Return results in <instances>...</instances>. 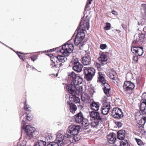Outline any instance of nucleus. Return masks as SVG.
Here are the masks:
<instances>
[{
	"label": "nucleus",
	"instance_id": "nucleus-1",
	"mask_svg": "<svg viewBox=\"0 0 146 146\" xmlns=\"http://www.w3.org/2000/svg\"><path fill=\"white\" fill-rule=\"evenodd\" d=\"M84 71L85 74L84 78L88 81L92 79L96 73L95 69L92 67H84Z\"/></svg>",
	"mask_w": 146,
	"mask_h": 146
},
{
	"label": "nucleus",
	"instance_id": "nucleus-2",
	"mask_svg": "<svg viewBox=\"0 0 146 146\" xmlns=\"http://www.w3.org/2000/svg\"><path fill=\"white\" fill-rule=\"evenodd\" d=\"M74 49V46L71 40H69L64 44V56H68Z\"/></svg>",
	"mask_w": 146,
	"mask_h": 146
},
{
	"label": "nucleus",
	"instance_id": "nucleus-3",
	"mask_svg": "<svg viewBox=\"0 0 146 146\" xmlns=\"http://www.w3.org/2000/svg\"><path fill=\"white\" fill-rule=\"evenodd\" d=\"M80 129V125H71L68 127V131L72 135H77L79 133Z\"/></svg>",
	"mask_w": 146,
	"mask_h": 146
},
{
	"label": "nucleus",
	"instance_id": "nucleus-4",
	"mask_svg": "<svg viewBox=\"0 0 146 146\" xmlns=\"http://www.w3.org/2000/svg\"><path fill=\"white\" fill-rule=\"evenodd\" d=\"M35 130L34 127L30 125H27L26 126L25 132L27 135L30 137H36L37 132L35 131Z\"/></svg>",
	"mask_w": 146,
	"mask_h": 146
},
{
	"label": "nucleus",
	"instance_id": "nucleus-5",
	"mask_svg": "<svg viewBox=\"0 0 146 146\" xmlns=\"http://www.w3.org/2000/svg\"><path fill=\"white\" fill-rule=\"evenodd\" d=\"M112 116L116 118H120L123 116V113L121 109L118 108H114L111 112Z\"/></svg>",
	"mask_w": 146,
	"mask_h": 146
},
{
	"label": "nucleus",
	"instance_id": "nucleus-6",
	"mask_svg": "<svg viewBox=\"0 0 146 146\" xmlns=\"http://www.w3.org/2000/svg\"><path fill=\"white\" fill-rule=\"evenodd\" d=\"M104 103L103 106L102 108L101 113L103 115H106L109 112L110 110V103L106 102Z\"/></svg>",
	"mask_w": 146,
	"mask_h": 146
},
{
	"label": "nucleus",
	"instance_id": "nucleus-7",
	"mask_svg": "<svg viewBox=\"0 0 146 146\" xmlns=\"http://www.w3.org/2000/svg\"><path fill=\"white\" fill-rule=\"evenodd\" d=\"M89 20L88 19H82L78 28L79 29H82L83 30H85L86 28L88 29L89 28Z\"/></svg>",
	"mask_w": 146,
	"mask_h": 146
},
{
	"label": "nucleus",
	"instance_id": "nucleus-8",
	"mask_svg": "<svg viewBox=\"0 0 146 146\" xmlns=\"http://www.w3.org/2000/svg\"><path fill=\"white\" fill-rule=\"evenodd\" d=\"M100 55L98 58V60L101 63L102 65H104L107 64L108 59V56L104 52H102L100 54Z\"/></svg>",
	"mask_w": 146,
	"mask_h": 146
},
{
	"label": "nucleus",
	"instance_id": "nucleus-9",
	"mask_svg": "<svg viewBox=\"0 0 146 146\" xmlns=\"http://www.w3.org/2000/svg\"><path fill=\"white\" fill-rule=\"evenodd\" d=\"M134 84L130 81H125L124 83L123 88L125 91H128L132 90L134 89Z\"/></svg>",
	"mask_w": 146,
	"mask_h": 146
},
{
	"label": "nucleus",
	"instance_id": "nucleus-10",
	"mask_svg": "<svg viewBox=\"0 0 146 146\" xmlns=\"http://www.w3.org/2000/svg\"><path fill=\"white\" fill-rule=\"evenodd\" d=\"M90 117L94 119L100 120L102 122L104 121V119L103 116L100 115V114L97 112L92 111L90 113Z\"/></svg>",
	"mask_w": 146,
	"mask_h": 146
},
{
	"label": "nucleus",
	"instance_id": "nucleus-11",
	"mask_svg": "<svg viewBox=\"0 0 146 146\" xmlns=\"http://www.w3.org/2000/svg\"><path fill=\"white\" fill-rule=\"evenodd\" d=\"M109 72L110 78L112 80L114 83H117L118 78L116 73L115 71L113 69H111Z\"/></svg>",
	"mask_w": 146,
	"mask_h": 146
},
{
	"label": "nucleus",
	"instance_id": "nucleus-12",
	"mask_svg": "<svg viewBox=\"0 0 146 146\" xmlns=\"http://www.w3.org/2000/svg\"><path fill=\"white\" fill-rule=\"evenodd\" d=\"M85 30H83L82 29H79L78 28L76 31L75 33H76L77 34L76 37L81 39V40H83L85 36L84 31Z\"/></svg>",
	"mask_w": 146,
	"mask_h": 146
},
{
	"label": "nucleus",
	"instance_id": "nucleus-13",
	"mask_svg": "<svg viewBox=\"0 0 146 146\" xmlns=\"http://www.w3.org/2000/svg\"><path fill=\"white\" fill-rule=\"evenodd\" d=\"M16 53L19 58L23 61H25L26 59L30 58L31 56L30 53H23L18 51H17Z\"/></svg>",
	"mask_w": 146,
	"mask_h": 146
},
{
	"label": "nucleus",
	"instance_id": "nucleus-14",
	"mask_svg": "<svg viewBox=\"0 0 146 146\" xmlns=\"http://www.w3.org/2000/svg\"><path fill=\"white\" fill-rule=\"evenodd\" d=\"M107 138L109 143L114 144L116 139V135L113 133H111L107 135Z\"/></svg>",
	"mask_w": 146,
	"mask_h": 146
},
{
	"label": "nucleus",
	"instance_id": "nucleus-15",
	"mask_svg": "<svg viewBox=\"0 0 146 146\" xmlns=\"http://www.w3.org/2000/svg\"><path fill=\"white\" fill-rule=\"evenodd\" d=\"M84 119V117L83 114L81 111L79 112L75 115V121L77 123H81Z\"/></svg>",
	"mask_w": 146,
	"mask_h": 146
},
{
	"label": "nucleus",
	"instance_id": "nucleus-16",
	"mask_svg": "<svg viewBox=\"0 0 146 146\" xmlns=\"http://www.w3.org/2000/svg\"><path fill=\"white\" fill-rule=\"evenodd\" d=\"M91 62V58L90 56L83 57L82 58V62L85 65H88L90 64Z\"/></svg>",
	"mask_w": 146,
	"mask_h": 146
},
{
	"label": "nucleus",
	"instance_id": "nucleus-17",
	"mask_svg": "<svg viewBox=\"0 0 146 146\" xmlns=\"http://www.w3.org/2000/svg\"><path fill=\"white\" fill-rule=\"evenodd\" d=\"M66 89L67 91L70 95L74 94V92L76 89V86L71 83L67 85Z\"/></svg>",
	"mask_w": 146,
	"mask_h": 146
},
{
	"label": "nucleus",
	"instance_id": "nucleus-18",
	"mask_svg": "<svg viewBox=\"0 0 146 146\" xmlns=\"http://www.w3.org/2000/svg\"><path fill=\"white\" fill-rule=\"evenodd\" d=\"M69 99L71 103L74 102L75 103H79L80 100L78 97H77L75 94L70 95L69 96Z\"/></svg>",
	"mask_w": 146,
	"mask_h": 146
},
{
	"label": "nucleus",
	"instance_id": "nucleus-19",
	"mask_svg": "<svg viewBox=\"0 0 146 146\" xmlns=\"http://www.w3.org/2000/svg\"><path fill=\"white\" fill-rule=\"evenodd\" d=\"M71 82L72 84L74 85L79 86V85L81 84L82 82V79L79 76H78L76 77V78L74 79Z\"/></svg>",
	"mask_w": 146,
	"mask_h": 146
},
{
	"label": "nucleus",
	"instance_id": "nucleus-20",
	"mask_svg": "<svg viewBox=\"0 0 146 146\" xmlns=\"http://www.w3.org/2000/svg\"><path fill=\"white\" fill-rule=\"evenodd\" d=\"M98 80L97 82H98L101 83L102 84L105 83L106 82V80L105 79L104 77V75L102 72H98Z\"/></svg>",
	"mask_w": 146,
	"mask_h": 146
},
{
	"label": "nucleus",
	"instance_id": "nucleus-21",
	"mask_svg": "<svg viewBox=\"0 0 146 146\" xmlns=\"http://www.w3.org/2000/svg\"><path fill=\"white\" fill-rule=\"evenodd\" d=\"M90 106L92 109L95 111H97L99 109L100 104L99 102H93L90 104Z\"/></svg>",
	"mask_w": 146,
	"mask_h": 146
},
{
	"label": "nucleus",
	"instance_id": "nucleus-22",
	"mask_svg": "<svg viewBox=\"0 0 146 146\" xmlns=\"http://www.w3.org/2000/svg\"><path fill=\"white\" fill-rule=\"evenodd\" d=\"M118 138L120 140H123L124 139L125 135V130H119L117 132Z\"/></svg>",
	"mask_w": 146,
	"mask_h": 146
},
{
	"label": "nucleus",
	"instance_id": "nucleus-23",
	"mask_svg": "<svg viewBox=\"0 0 146 146\" xmlns=\"http://www.w3.org/2000/svg\"><path fill=\"white\" fill-rule=\"evenodd\" d=\"M83 88L82 86H76V89L74 92V94H78L79 95H81L83 93Z\"/></svg>",
	"mask_w": 146,
	"mask_h": 146
},
{
	"label": "nucleus",
	"instance_id": "nucleus-24",
	"mask_svg": "<svg viewBox=\"0 0 146 146\" xmlns=\"http://www.w3.org/2000/svg\"><path fill=\"white\" fill-rule=\"evenodd\" d=\"M67 104L69 105L70 112L73 113H74L76 111L77 109L76 106L72 103H70V102H67Z\"/></svg>",
	"mask_w": 146,
	"mask_h": 146
},
{
	"label": "nucleus",
	"instance_id": "nucleus-25",
	"mask_svg": "<svg viewBox=\"0 0 146 146\" xmlns=\"http://www.w3.org/2000/svg\"><path fill=\"white\" fill-rule=\"evenodd\" d=\"M83 67V65L81 63H79L74 65L73 69L76 72H79L82 71Z\"/></svg>",
	"mask_w": 146,
	"mask_h": 146
},
{
	"label": "nucleus",
	"instance_id": "nucleus-26",
	"mask_svg": "<svg viewBox=\"0 0 146 146\" xmlns=\"http://www.w3.org/2000/svg\"><path fill=\"white\" fill-rule=\"evenodd\" d=\"M140 109L141 115H146V104L142 102L141 104Z\"/></svg>",
	"mask_w": 146,
	"mask_h": 146
},
{
	"label": "nucleus",
	"instance_id": "nucleus-27",
	"mask_svg": "<svg viewBox=\"0 0 146 146\" xmlns=\"http://www.w3.org/2000/svg\"><path fill=\"white\" fill-rule=\"evenodd\" d=\"M57 143L59 144L60 146L63 145V140L64 139V136L63 135L59 134L57 136Z\"/></svg>",
	"mask_w": 146,
	"mask_h": 146
},
{
	"label": "nucleus",
	"instance_id": "nucleus-28",
	"mask_svg": "<svg viewBox=\"0 0 146 146\" xmlns=\"http://www.w3.org/2000/svg\"><path fill=\"white\" fill-rule=\"evenodd\" d=\"M142 117L141 119L137 121V123L143 126L146 121V115H141Z\"/></svg>",
	"mask_w": 146,
	"mask_h": 146
},
{
	"label": "nucleus",
	"instance_id": "nucleus-29",
	"mask_svg": "<svg viewBox=\"0 0 146 146\" xmlns=\"http://www.w3.org/2000/svg\"><path fill=\"white\" fill-rule=\"evenodd\" d=\"M82 124L83 125V128L84 129H89L90 126V125L88 122V121L87 119L84 118L83 121L81 122Z\"/></svg>",
	"mask_w": 146,
	"mask_h": 146
},
{
	"label": "nucleus",
	"instance_id": "nucleus-30",
	"mask_svg": "<svg viewBox=\"0 0 146 146\" xmlns=\"http://www.w3.org/2000/svg\"><path fill=\"white\" fill-rule=\"evenodd\" d=\"M143 128V126L137 123L135 126V129L138 133H142Z\"/></svg>",
	"mask_w": 146,
	"mask_h": 146
},
{
	"label": "nucleus",
	"instance_id": "nucleus-31",
	"mask_svg": "<svg viewBox=\"0 0 146 146\" xmlns=\"http://www.w3.org/2000/svg\"><path fill=\"white\" fill-rule=\"evenodd\" d=\"M46 142L47 143H50L53 142V137L51 134L47 133L45 137Z\"/></svg>",
	"mask_w": 146,
	"mask_h": 146
},
{
	"label": "nucleus",
	"instance_id": "nucleus-32",
	"mask_svg": "<svg viewBox=\"0 0 146 146\" xmlns=\"http://www.w3.org/2000/svg\"><path fill=\"white\" fill-rule=\"evenodd\" d=\"M100 120H98L96 119H94L93 120L91 123L90 125H92L93 127H96L97 128V127L99 125V123L100 122H101Z\"/></svg>",
	"mask_w": 146,
	"mask_h": 146
},
{
	"label": "nucleus",
	"instance_id": "nucleus-33",
	"mask_svg": "<svg viewBox=\"0 0 146 146\" xmlns=\"http://www.w3.org/2000/svg\"><path fill=\"white\" fill-rule=\"evenodd\" d=\"M68 75L69 76V78L70 80L72 79V81L74 79H75L77 76H78L77 75V74L73 72L68 73Z\"/></svg>",
	"mask_w": 146,
	"mask_h": 146
},
{
	"label": "nucleus",
	"instance_id": "nucleus-34",
	"mask_svg": "<svg viewBox=\"0 0 146 146\" xmlns=\"http://www.w3.org/2000/svg\"><path fill=\"white\" fill-rule=\"evenodd\" d=\"M46 144V142L40 140L38 141L34 146H45Z\"/></svg>",
	"mask_w": 146,
	"mask_h": 146
},
{
	"label": "nucleus",
	"instance_id": "nucleus-35",
	"mask_svg": "<svg viewBox=\"0 0 146 146\" xmlns=\"http://www.w3.org/2000/svg\"><path fill=\"white\" fill-rule=\"evenodd\" d=\"M136 55L140 56L143 53V50L142 47H138Z\"/></svg>",
	"mask_w": 146,
	"mask_h": 146
},
{
	"label": "nucleus",
	"instance_id": "nucleus-36",
	"mask_svg": "<svg viewBox=\"0 0 146 146\" xmlns=\"http://www.w3.org/2000/svg\"><path fill=\"white\" fill-rule=\"evenodd\" d=\"M82 40H81V39L76 36L74 41L75 44L76 45H79L82 42Z\"/></svg>",
	"mask_w": 146,
	"mask_h": 146
},
{
	"label": "nucleus",
	"instance_id": "nucleus-37",
	"mask_svg": "<svg viewBox=\"0 0 146 146\" xmlns=\"http://www.w3.org/2000/svg\"><path fill=\"white\" fill-rule=\"evenodd\" d=\"M121 146H130L127 140H124L120 142Z\"/></svg>",
	"mask_w": 146,
	"mask_h": 146
},
{
	"label": "nucleus",
	"instance_id": "nucleus-38",
	"mask_svg": "<svg viewBox=\"0 0 146 146\" xmlns=\"http://www.w3.org/2000/svg\"><path fill=\"white\" fill-rule=\"evenodd\" d=\"M85 42H82L81 44H80L79 45V47L80 49L84 51H85V52L86 51V46L84 44Z\"/></svg>",
	"mask_w": 146,
	"mask_h": 146
},
{
	"label": "nucleus",
	"instance_id": "nucleus-39",
	"mask_svg": "<svg viewBox=\"0 0 146 146\" xmlns=\"http://www.w3.org/2000/svg\"><path fill=\"white\" fill-rule=\"evenodd\" d=\"M62 50H61L60 49H61V47H57L56 48V49H55V52H60L61 53H62L63 54H64V49L63 48V46H64V44H63L62 45Z\"/></svg>",
	"mask_w": 146,
	"mask_h": 146
},
{
	"label": "nucleus",
	"instance_id": "nucleus-40",
	"mask_svg": "<svg viewBox=\"0 0 146 146\" xmlns=\"http://www.w3.org/2000/svg\"><path fill=\"white\" fill-rule=\"evenodd\" d=\"M26 119L28 121H30L33 118V116L31 114L28 113L26 115Z\"/></svg>",
	"mask_w": 146,
	"mask_h": 146
},
{
	"label": "nucleus",
	"instance_id": "nucleus-41",
	"mask_svg": "<svg viewBox=\"0 0 146 146\" xmlns=\"http://www.w3.org/2000/svg\"><path fill=\"white\" fill-rule=\"evenodd\" d=\"M135 139L138 145L141 146L144 145L143 142L140 139L136 138Z\"/></svg>",
	"mask_w": 146,
	"mask_h": 146
},
{
	"label": "nucleus",
	"instance_id": "nucleus-42",
	"mask_svg": "<svg viewBox=\"0 0 146 146\" xmlns=\"http://www.w3.org/2000/svg\"><path fill=\"white\" fill-rule=\"evenodd\" d=\"M103 86L104 87L103 89H111V87L106 82L105 83L102 84Z\"/></svg>",
	"mask_w": 146,
	"mask_h": 146
},
{
	"label": "nucleus",
	"instance_id": "nucleus-43",
	"mask_svg": "<svg viewBox=\"0 0 146 146\" xmlns=\"http://www.w3.org/2000/svg\"><path fill=\"white\" fill-rule=\"evenodd\" d=\"M111 89H103L104 93L108 97H110L111 96L110 92Z\"/></svg>",
	"mask_w": 146,
	"mask_h": 146
},
{
	"label": "nucleus",
	"instance_id": "nucleus-44",
	"mask_svg": "<svg viewBox=\"0 0 146 146\" xmlns=\"http://www.w3.org/2000/svg\"><path fill=\"white\" fill-rule=\"evenodd\" d=\"M57 58L59 62L63 63L64 61V57L60 55L58 56Z\"/></svg>",
	"mask_w": 146,
	"mask_h": 146
},
{
	"label": "nucleus",
	"instance_id": "nucleus-45",
	"mask_svg": "<svg viewBox=\"0 0 146 146\" xmlns=\"http://www.w3.org/2000/svg\"><path fill=\"white\" fill-rule=\"evenodd\" d=\"M141 98L142 102L146 104V93L143 94Z\"/></svg>",
	"mask_w": 146,
	"mask_h": 146
},
{
	"label": "nucleus",
	"instance_id": "nucleus-46",
	"mask_svg": "<svg viewBox=\"0 0 146 146\" xmlns=\"http://www.w3.org/2000/svg\"><path fill=\"white\" fill-rule=\"evenodd\" d=\"M31 108L28 105H24V109L26 111H31Z\"/></svg>",
	"mask_w": 146,
	"mask_h": 146
},
{
	"label": "nucleus",
	"instance_id": "nucleus-47",
	"mask_svg": "<svg viewBox=\"0 0 146 146\" xmlns=\"http://www.w3.org/2000/svg\"><path fill=\"white\" fill-rule=\"evenodd\" d=\"M106 26L104 27V29L105 30H109L111 28V24L109 23H106Z\"/></svg>",
	"mask_w": 146,
	"mask_h": 146
},
{
	"label": "nucleus",
	"instance_id": "nucleus-48",
	"mask_svg": "<svg viewBox=\"0 0 146 146\" xmlns=\"http://www.w3.org/2000/svg\"><path fill=\"white\" fill-rule=\"evenodd\" d=\"M138 47L133 46L131 47V50L133 53H135L136 54Z\"/></svg>",
	"mask_w": 146,
	"mask_h": 146
},
{
	"label": "nucleus",
	"instance_id": "nucleus-49",
	"mask_svg": "<svg viewBox=\"0 0 146 146\" xmlns=\"http://www.w3.org/2000/svg\"><path fill=\"white\" fill-rule=\"evenodd\" d=\"M46 146H59V145L58 143L51 142L47 145Z\"/></svg>",
	"mask_w": 146,
	"mask_h": 146
},
{
	"label": "nucleus",
	"instance_id": "nucleus-50",
	"mask_svg": "<svg viewBox=\"0 0 146 146\" xmlns=\"http://www.w3.org/2000/svg\"><path fill=\"white\" fill-rule=\"evenodd\" d=\"M72 63L73 64V65H74L80 63L79 62V60L77 58H76L73 60Z\"/></svg>",
	"mask_w": 146,
	"mask_h": 146
},
{
	"label": "nucleus",
	"instance_id": "nucleus-51",
	"mask_svg": "<svg viewBox=\"0 0 146 146\" xmlns=\"http://www.w3.org/2000/svg\"><path fill=\"white\" fill-rule=\"evenodd\" d=\"M92 0H88L87 3H86V5L85 7V9H87L89 7V5L91 4V2Z\"/></svg>",
	"mask_w": 146,
	"mask_h": 146
},
{
	"label": "nucleus",
	"instance_id": "nucleus-52",
	"mask_svg": "<svg viewBox=\"0 0 146 146\" xmlns=\"http://www.w3.org/2000/svg\"><path fill=\"white\" fill-rule=\"evenodd\" d=\"M38 56L37 55H33L32 56H31L30 58L32 60L34 61L36 60Z\"/></svg>",
	"mask_w": 146,
	"mask_h": 146
},
{
	"label": "nucleus",
	"instance_id": "nucleus-53",
	"mask_svg": "<svg viewBox=\"0 0 146 146\" xmlns=\"http://www.w3.org/2000/svg\"><path fill=\"white\" fill-rule=\"evenodd\" d=\"M94 65L95 67L97 68L98 70H99V69H100V64L98 63V62H95L94 64Z\"/></svg>",
	"mask_w": 146,
	"mask_h": 146
},
{
	"label": "nucleus",
	"instance_id": "nucleus-54",
	"mask_svg": "<svg viewBox=\"0 0 146 146\" xmlns=\"http://www.w3.org/2000/svg\"><path fill=\"white\" fill-rule=\"evenodd\" d=\"M74 135V136L73 137V138L76 141H78L80 140V137L77 134Z\"/></svg>",
	"mask_w": 146,
	"mask_h": 146
},
{
	"label": "nucleus",
	"instance_id": "nucleus-55",
	"mask_svg": "<svg viewBox=\"0 0 146 146\" xmlns=\"http://www.w3.org/2000/svg\"><path fill=\"white\" fill-rule=\"evenodd\" d=\"M138 57L137 56H135L133 57V62L135 63L138 60Z\"/></svg>",
	"mask_w": 146,
	"mask_h": 146
},
{
	"label": "nucleus",
	"instance_id": "nucleus-56",
	"mask_svg": "<svg viewBox=\"0 0 146 146\" xmlns=\"http://www.w3.org/2000/svg\"><path fill=\"white\" fill-rule=\"evenodd\" d=\"M107 47V45L105 44H102L100 46V48L102 50L106 49Z\"/></svg>",
	"mask_w": 146,
	"mask_h": 146
},
{
	"label": "nucleus",
	"instance_id": "nucleus-57",
	"mask_svg": "<svg viewBox=\"0 0 146 146\" xmlns=\"http://www.w3.org/2000/svg\"><path fill=\"white\" fill-rule=\"evenodd\" d=\"M70 135H69L68 136V135L67 134H64V140L65 141L66 140L67 141H70L69 139V137H70Z\"/></svg>",
	"mask_w": 146,
	"mask_h": 146
},
{
	"label": "nucleus",
	"instance_id": "nucleus-58",
	"mask_svg": "<svg viewBox=\"0 0 146 146\" xmlns=\"http://www.w3.org/2000/svg\"><path fill=\"white\" fill-rule=\"evenodd\" d=\"M55 62H52L50 64L51 66L53 68H57V66L55 64Z\"/></svg>",
	"mask_w": 146,
	"mask_h": 146
},
{
	"label": "nucleus",
	"instance_id": "nucleus-59",
	"mask_svg": "<svg viewBox=\"0 0 146 146\" xmlns=\"http://www.w3.org/2000/svg\"><path fill=\"white\" fill-rule=\"evenodd\" d=\"M117 125L119 127H120L122 126V124L120 122H117Z\"/></svg>",
	"mask_w": 146,
	"mask_h": 146
},
{
	"label": "nucleus",
	"instance_id": "nucleus-60",
	"mask_svg": "<svg viewBox=\"0 0 146 146\" xmlns=\"http://www.w3.org/2000/svg\"><path fill=\"white\" fill-rule=\"evenodd\" d=\"M81 97V99L84 102H86V98L84 97H83L82 96V95H80Z\"/></svg>",
	"mask_w": 146,
	"mask_h": 146
},
{
	"label": "nucleus",
	"instance_id": "nucleus-61",
	"mask_svg": "<svg viewBox=\"0 0 146 146\" xmlns=\"http://www.w3.org/2000/svg\"><path fill=\"white\" fill-rule=\"evenodd\" d=\"M111 13H112V14L113 15L115 16L117 15H118V14H117V12L114 10L112 11Z\"/></svg>",
	"mask_w": 146,
	"mask_h": 146
},
{
	"label": "nucleus",
	"instance_id": "nucleus-62",
	"mask_svg": "<svg viewBox=\"0 0 146 146\" xmlns=\"http://www.w3.org/2000/svg\"><path fill=\"white\" fill-rule=\"evenodd\" d=\"M26 144V143L25 144H23L22 143H19L18 144V146H25V145Z\"/></svg>",
	"mask_w": 146,
	"mask_h": 146
},
{
	"label": "nucleus",
	"instance_id": "nucleus-63",
	"mask_svg": "<svg viewBox=\"0 0 146 146\" xmlns=\"http://www.w3.org/2000/svg\"><path fill=\"white\" fill-rule=\"evenodd\" d=\"M138 43V41L137 40H134L133 42V44L134 45H135L136 44H137Z\"/></svg>",
	"mask_w": 146,
	"mask_h": 146
},
{
	"label": "nucleus",
	"instance_id": "nucleus-64",
	"mask_svg": "<svg viewBox=\"0 0 146 146\" xmlns=\"http://www.w3.org/2000/svg\"><path fill=\"white\" fill-rule=\"evenodd\" d=\"M46 54L49 56L50 58L53 56L51 54Z\"/></svg>",
	"mask_w": 146,
	"mask_h": 146
}]
</instances>
